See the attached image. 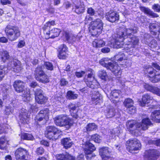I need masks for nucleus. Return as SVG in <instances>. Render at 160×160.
Returning <instances> with one entry per match:
<instances>
[{"instance_id":"nucleus-1","label":"nucleus","mask_w":160,"mask_h":160,"mask_svg":"<svg viewBox=\"0 0 160 160\" xmlns=\"http://www.w3.org/2000/svg\"><path fill=\"white\" fill-rule=\"evenodd\" d=\"M138 30L136 27L128 29L120 28L117 34L112 36L114 41L112 43H113V47L119 48L122 47L123 46L124 43H125V45L128 46V47H126V48L130 47L134 48L138 44L139 39L136 36H133L132 34L136 33Z\"/></svg>"},{"instance_id":"nucleus-2","label":"nucleus","mask_w":160,"mask_h":160,"mask_svg":"<svg viewBox=\"0 0 160 160\" xmlns=\"http://www.w3.org/2000/svg\"><path fill=\"white\" fill-rule=\"evenodd\" d=\"M151 124L150 120L146 118L142 119V123H138L136 120L128 121L126 125L128 130L132 134L137 136L138 131L145 130L148 128V126Z\"/></svg>"},{"instance_id":"nucleus-3","label":"nucleus","mask_w":160,"mask_h":160,"mask_svg":"<svg viewBox=\"0 0 160 160\" xmlns=\"http://www.w3.org/2000/svg\"><path fill=\"white\" fill-rule=\"evenodd\" d=\"M88 72H90V73H88L87 78L85 80L87 86L92 89L98 88L99 86V83L95 79L94 75L92 70L91 69L86 70L85 72L82 71L81 72H76L75 75L78 78L81 77L86 72L87 73Z\"/></svg>"},{"instance_id":"nucleus-4","label":"nucleus","mask_w":160,"mask_h":160,"mask_svg":"<svg viewBox=\"0 0 160 160\" xmlns=\"http://www.w3.org/2000/svg\"><path fill=\"white\" fill-rule=\"evenodd\" d=\"M13 86L17 92L22 93V99L24 101L28 102L31 100L29 90L25 88V84L23 82L16 80L14 82Z\"/></svg>"},{"instance_id":"nucleus-5","label":"nucleus","mask_w":160,"mask_h":160,"mask_svg":"<svg viewBox=\"0 0 160 160\" xmlns=\"http://www.w3.org/2000/svg\"><path fill=\"white\" fill-rule=\"evenodd\" d=\"M109 60L108 58H103L100 61V64L109 69L117 77L119 78L121 74V69L116 63L109 62Z\"/></svg>"},{"instance_id":"nucleus-6","label":"nucleus","mask_w":160,"mask_h":160,"mask_svg":"<svg viewBox=\"0 0 160 160\" xmlns=\"http://www.w3.org/2000/svg\"><path fill=\"white\" fill-rule=\"evenodd\" d=\"M103 23L100 19L98 18L90 23L89 31L92 36L99 35L102 32L103 28Z\"/></svg>"},{"instance_id":"nucleus-7","label":"nucleus","mask_w":160,"mask_h":160,"mask_svg":"<svg viewBox=\"0 0 160 160\" xmlns=\"http://www.w3.org/2000/svg\"><path fill=\"white\" fill-rule=\"evenodd\" d=\"M54 120L57 125L65 126L67 128H69L73 123V121L68 116L62 114L56 116Z\"/></svg>"},{"instance_id":"nucleus-8","label":"nucleus","mask_w":160,"mask_h":160,"mask_svg":"<svg viewBox=\"0 0 160 160\" xmlns=\"http://www.w3.org/2000/svg\"><path fill=\"white\" fill-rule=\"evenodd\" d=\"M5 32L9 40L13 41L20 36V32L18 28L9 25L5 29Z\"/></svg>"},{"instance_id":"nucleus-9","label":"nucleus","mask_w":160,"mask_h":160,"mask_svg":"<svg viewBox=\"0 0 160 160\" xmlns=\"http://www.w3.org/2000/svg\"><path fill=\"white\" fill-rule=\"evenodd\" d=\"M28 112H31L32 111L35 112L37 111V108L35 105L31 106V108ZM29 113L28 112L27 110L22 108L20 112L19 118L20 122L22 123H27L29 120Z\"/></svg>"},{"instance_id":"nucleus-10","label":"nucleus","mask_w":160,"mask_h":160,"mask_svg":"<svg viewBox=\"0 0 160 160\" xmlns=\"http://www.w3.org/2000/svg\"><path fill=\"white\" fill-rule=\"evenodd\" d=\"M35 75L36 79L40 82L45 83L49 81L48 77L43 71L41 66H38L36 68L35 72Z\"/></svg>"},{"instance_id":"nucleus-11","label":"nucleus","mask_w":160,"mask_h":160,"mask_svg":"<svg viewBox=\"0 0 160 160\" xmlns=\"http://www.w3.org/2000/svg\"><path fill=\"white\" fill-rule=\"evenodd\" d=\"M127 150L132 153H137L135 151L140 149L141 147V143L137 139H130L127 142Z\"/></svg>"},{"instance_id":"nucleus-12","label":"nucleus","mask_w":160,"mask_h":160,"mask_svg":"<svg viewBox=\"0 0 160 160\" xmlns=\"http://www.w3.org/2000/svg\"><path fill=\"white\" fill-rule=\"evenodd\" d=\"M28 154V151L26 149L21 148L17 149L15 153L17 160H26Z\"/></svg>"},{"instance_id":"nucleus-13","label":"nucleus","mask_w":160,"mask_h":160,"mask_svg":"<svg viewBox=\"0 0 160 160\" xmlns=\"http://www.w3.org/2000/svg\"><path fill=\"white\" fill-rule=\"evenodd\" d=\"M99 152L102 160H113L112 157L109 154L111 152L108 147H103L100 149Z\"/></svg>"},{"instance_id":"nucleus-14","label":"nucleus","mask_w":160,"mask_h":160,"mask_svg":"<svg viewBox=\"0 0 160 160\" xmlns=\"http://www.w3.org/2000/svg\"><path fill=\"white\" fill-rule=\"evenodd\" d=\"M49 113L50 111L48 109L41 110L35 117V121L38 122L44 119L47 120L48 118Z\"/></svg>"},{"instance_id":"nucleus-15","label":"nucleus","mask_w":160,"mask_h":160,"mask_svg":"<svg viewBox=\"0 0 160 160\" xmlns=\"http://www.w3.org/2000/svg\"><path fill=\"white\" fill-rule=\"evenodd\" d=\"M159 153L155 150H149L145 152V160H155L159 155Z\"/></svg>"},{"instance_id":"nucleus-16","label":"nucleus","mask_w":160,"mask_h":160,"mask_svg":"<svg viewBox=\"0 0 160 160\" xmlns=\"http://www.w3.org/2000/svg\"><path fill=\"white\" fill-rule=\"evenodd\" d=\"M147 72L148 73L150 80L153 82H157L160 81V74L156 73V71L152 68L148 69Z\"/></svg>"},{"instance_id":"nucleus-17","label":"nucleus","mask_w":160,"mask_h":160,"mask_svg":"<svg viewBox=\"0 0 160 160\" xmlns=\"http://www.w3.org/2000/svg\"><path fill=\"white\" fill-rule=\"evenodd\" d=\"M86 148L84 149V152L88 156H86L87 159H90L93 157L91 155L92 152L95 150L96 148L94 146L89 142H87L86 144Z\"/></svg>"},{"instance_id":"nucleus-18","label":"nucleus","mask_w":160,"mask_h":160,"mask_svg":"<svg viewBox=\"0 0 160 160\" xmlns=\"http://www.w3.org/2000/svg\"><path fill=\"white\" fill-rule=\"evenodd\" d=\"M105 18L108 21L114 22L118 21L119 19V15L116 12L110 11L107 12L105 15Z\"/></svg>"},{"instance_id":"nucleus-19","label":"nucleus","mask_w":160,"mask_h":160,"mask_svg":"<svg viewBox=\"0 0 160 160\" xmlns=\"http://www.w3.org/2000/svg\"><path fill=\"white\" fill-rule=\"evenodd\" d=\"M63 36L68 42L72 44L78 42L80 39V37H78V35L72 34L69 35V33L67 32H64Z\"/></svg>"},{"instance_id":"nucleus-20","label":"nucleus","mask_w":160,"mask_h":160,"mask_svg":"<svg viewBox=\"0 0 160 160\" xmlns=\"http://www.w3.org/2000/svg\"><path fill=\"white\" fill-rule=\"evenodd\" d=\"M7 68L11 69L12 68L15 72H19L21 70L22 68L21 62L17 59H15L12 62L10 65L8 64Z\"/></svg>"},{"instance_id":"nucleus-21","label":"nucleus","mask_w":160,"mask_h":160,"mask_svg":"<svg viewBox=\"0 0 160 160\" xmlns=\"http://www.w3.org/2000/svg\"><path fill=\"white\" fill-rule=\"evenodd\" d=\"M61 32V30L60 29L54 28L49 32H45V38L46 39L54 38L59 36Z\"/></svg>"},{"instance_id":"nucleus-22","label":"nucleus","mask_w":160,"mask_h":160,"mask_svg":"<svg viewBox=\"0 0 160 160\" xmlns=\"http://www.w3.org/2000/svg\"><path fill=\"white\" fill-rule=\"evenodd\" d=\"M42 92L41 89H38L35 92L36 101L37 103L40 104L44 103L47 100V98L42 94Z\"/></svg>"},{"instance_id":"nucleus-23","label":"nucleus","mask_w":160,"mask_h":160,"mask_svg":"<svg viewBox=\"0 0 160 160\" xmlns=\"http://www.w3.org/2000/svg\"><path fill=\"white\" fill-rule=\"evenodd\" d=\"M149 28L152 34L156 35L158 34V39L160 41V24H152L149 26Z\"/></svg>"},{"instance_id":"nucleus-24","label":"nucleus","mask_w":160,"mask_h":160,"mask_svg":"<svg viewBox=\"0 0 160 160\" xmlns=\"http://www.w3.org/2000/svg\"><path fill=\"white\" fill-rule=\"evenodd\" d=\"M73 3L75 5V11L78 14H80L83 12L85 10V8L83 5H80L78 6L80 0H73Z\"/></svg>"},{"instance_id":"nucleus-25","label":"nucleus","mask_w":160,"mask_h":160,"mask_svg":"<svg viewBox=\"0 0 160 160\" xmlns=\"http://www.w3.org/2000/svg\"><path fill=\"white\" fill-rule=\"evenodd\" d=\"M153 100V97L148 94H145L142 96V101L140 104L142 106H144L146 104H148Z\"/></svg>"},{"instance_id":"nucleus-26","label":"nucleus","mask_w":160,"mask_h":160,"mask_svg":"<svg viewBox=\"0 0 160 160\" xmlns=\"http://www.w3.org/2000/svg\"><path fill=\"white\" fill-rule=\"evenodd\" d=\"M57 160H75V158L70 155L66 153L57 154L56 156Z\"/></svg>"},{"instance_id":"nucleus-27","label":"nucleus","mask_w":160,"mask_h":160,"mask_svg":"<svg viewBox=\"0 0 160 160\" xmlns=\"http://www.w3.org/2000/svg\"><path fill=\"white\" fill-rule=\"evenodd\" d=\"M140 8V10L142 11L146 14L148 15L152 18H157L159 17V15L153 12L148 8H146L144 7H141Z\"/></svg>"},{"instance_id":"nucleus-28","label":"nucleus","mask_w":160,"mask_h":160,"mask_svg":"<svg viewBox=\"0 0 160 160\" xmlns=\"http://www.w3.org/2000/svg\"><path fill=\"white\" fill-rule=\"evenodd\" d=\"M152 120L157 122H160V110H156L151 114Z\"/></svg>"},{"instance_id":"nucleus-29","label":"nucleus","mask_w":160,"mask_h":160,"mask_svg":"<svg viewBox=\"0 0 160 160\" xmlns=\"http://www.w3.org/2000/svg\"><path fill=\"white\" fill-rule=\"evenodd\" d=\"M10 56L7 51L3 49L0 50V58L2 61L5 62L8 60Z\"/></svg>"},{"instance_id":"nucleus-30","label":"nucleus","mask_w":160,"mask_h":160,"mask_svg":"<svg viewBox=\"0 0 160 160\" xmlns=\"http://www.w3.org/2000/svg\"><path fill=\"white\" fill-rule=\"evenodd\" d=\"M105 44V42L103 39H95L92 42V45L95 48H101L103 47Z\"/></svg>"},{"instance_id":"nucleus-31","label":"nucleus","mask_w":160,"mask_h":160,"mask_svg":"<svg viewBox=\"0 0 160 160\" xmlns=\"http://www.w3.org/2000/svg\"><path fill=\"white\" fill-rule=\"evenodd\" d=\"M61 142L66 149L71 147L73 144L72 142L69 138H66L62 139Z\"/></svg>"},{"instance_id":"nucleus-32","label":"nucleus","mask_w":160,"mask_h":160,"mask_svg":"<svg viewBox=\"0 0 160 160\" xmlns=\"http://www.w3.org/2000/svg\"><path fill=\"white\" fill-rule=\"evenodd\" d=\"M50 131H49V132H46V136L47 138L49 139L52 140H55L57 139L60 136V135L58 134V133L56 132H50Z\"/></svg>"},{"instance_id":"nucleus-33","label":"nucleus","mask_w":160,"mask_h":160,"mask_svg":"<svg viewBox=\"0 0 160 160\" xmlns=\"http://www.w3.org/2000/svg\"><path fill=\"white\" fill-rule=\"evenodd\" d=\"M87 132L96 130L98 128L97 126L94 123H89L85 127Z\"/></svg>"},{"instance_id":"nucleus-34","label":"nucleus","mask_w":160,"mask_h":160,"mask_svg":"<svg viewBox=\"0 0 160 160\" xmlns=\"http://www.w3.org/2000/svg\"><path fill=\"white\" fill-rule=\"evenodd\" d=\"M92 100L95 101V102H98L101 98L99 92L97 91H92V94L91 96Z\"/></svg>"},{"instance_id":"nucleus-35","label":"nucleus","mask_w":160,"mask_h":160,"mask_svg":"<svg viewBox=\"0 0 160 160\" xmlns=\"http://www.w3.org/2000/svg\"><path fill=\"white\" fill-rule=\"evenodd\" d=\"M50 131V132H56L58 133V134L60 135L61 132L60 130L58 129L55 127L53 126H49L47 128V130L46 132H49V131Z\"/></svg>"},{"instance_id":"nucleus-36","label":"nucleus","mask_w":160,"mask_h":160,"mask_svg":"<svg viewBox=\"0 0 160 160\" xmlns=\"http://www.w3.org/2000/svg\"><path fill=\"white\" fill-rule=\"evenodd\" d=\"M70 111L71 115L75 118L78 119V118L80 117V116H79L78 112H77L78 113H76V107L75 105H73L71 107Z\"/></svg>"},{"instance_id":"nucleus-37","label":"nucleus","mask_w":160,"mask_h":160,"mask_svg":"<svg viewBox=\"0 0 160 160\" xmlns=\"http://www.w3.org/2000/svg\"><path fill=\"white\" fill-rule=\"evenodd\" d=\"M8 142L6 138L2 137L0 138V149H3L6 147Z\"/></svg>"},{"instance_id":"nucleus-38","label":"nucleus","mask_w":160,"mask_h":160,"mask_svg":"<svg viewBox=\"0 0 160 160\" xmlns=\"http://www.w3.org/2000/svg\"><path fill=\"white\" fill-rule=\"evenodd\" d=\"M8 68L4 65L0 66V81H1L6 73V72L7 71Z\"/></svg>"},{"instance_id":"nucleus-39","label":"nucleus","mask_w":160,"mask_h":160,"mask_svg":"<svg viewBox=\"0 0 160 160\" xmlns=\"http://www.w3.org/2000/svg\"><path fill=\"white\" fill-rule=\"evenodd\" d=\"M78 95L75 93L74 92L69 91L68 92L67 96L68 98L69 99H75L78 97Z\"/></svg>"},{"instance_id":"nucleus-40","label":"nucleus","mask_w":160,"mask_h":160,"mask_svg":"<svg viewBox=\"0 0 160 160\" xmlns=\"http://www.w3.org/2000/svg\"><path fill=\"white\" fill-rule=\"evenodd\" d=\"M98 77L102 79L106 80L108 78V76L105 71L100 70L98 72Z\"/></svg>"},{"instance_id":"nucleus-41","label":"nucleus","mask_w":160,"mask_h":160,"mask_svg":"<svg viewBox=\"0 0 160 160\" xmlns=\"http://www.w3.org/2000/svg\"><path fill=\"white\" fill-rule=\"evenodd\" d=\"M33 137L32 135L28 133H23L21 136V139L25 140H33Z\"/></svg>"},{"instance_id":"nucleus-42","label":"nucleus","mask_w":160,"mask_h":160,"mask_svg":"<svg viewBox=\"0 0 160 160\" xmlns=\"http://www.w3.org/2000/svg\"><path fill=\"white\" fill-rule=\"evenodd\" d=\"M13 111V108L11 105H9L5 106L4 113L5 115H8L12 113Z\"/></svg>"},{"instance_id":"nucleus-43","label":"nucleus","mask_w":160,"mask_h":160,"mask_svg":"<svg viewBox=\"0 0 160 160\" xmlns=\"http://www.w3.org/2000/svg\"><path fill=\"white\" fill-rule=\"evenodd\" d=\"M123 104L124 106L127 108L130 107L132 106L133 103L132 100V99L130 98H127L125 99Z\"/></svg>"},{"instance_id":"nucleus-44","label":"nucleus","mask_w":160,"mask_h":160,"mask_svg":"<svg viewBox=\"0 0 160 160\" xmlns=\"http://www.w3.org/2000/svg\"><path fill=\"white\" fill-rule=\"evenodd\" d=\"M101 137L98 135L95 134L92 135L91 137V139L95 142L99 143L101 141Z\"/></svg>"},{"instance_id":"nucleus-45","label":"nucleus","mask_w":160,"mask_h":160,"mask_svg":"<svg viewBox=\"0 0 160 160\" xmlns=\"http://www.w3.org/2000/svg\"><path fill=\"white\" fill-rule=\"evenodd\" d=\"M121 91L119 90H114L111 92V98L113 99L114 98H117L119 95Z\"/></svg>"},{"instance_id":"nucleus-46","label":"nucleus","mask_w":160,"mask_h":160,"mask_svg":"<svg viewBox=\"0 0 160 160\" xmlns=\"http://www.w3.org/2000/svg\"><path fill=\"white\" fill-rule=\"evenodd\" d=\"M107 118H111L114 115V110L111 108L105 112Z\"/></svg>"},{"instance_id":"nucleus-47","label":"nucleus","mask_w":160,"mask_h":160,"mask_svg":"<svg viewBox=\"0 0 160 160\" xmlns=\"http://www.w3.org/2000/svg\"><path fill=\"white\" fill-rule=\"evenodd\" d=\"M8 128L7 125L4 124L0 125V134L3 133H6L7 130Z\"/></svg>"},{"instance_id":"nucleus-48","label":"nucleus","mask_w":160,"mask_h":160,"mask_svg":"<svg viewBox=\"0 0 160 160\" xmlns=\"http://www.w3.org/2000/svg\"><path fill=\"white\" fill-rule=\"evenodd\" d=\"M68 48L64 44H62L60 45L58 48V53L67 52Z\"/></svg>"},{"instance_id":"nucleus-49","label":"nucleus","mask_w":160,"mask_h":160,"mask_svg":"<svg viewBox=\"0 0 160 160\" xmlns=\"http://www.w3.org/2000/svg\"><path fill=\"white\" fill-rule=\"evenodd\" d=\"M151 92L160 97V89L158 87L153 86Z\"/></svg>"},{"instance_id":"nucleus-50","label":"nucleus","mask_w":160,"mask_h":160,"mask_svg":"<svg viewBox=\"0 0 160 160\" xmlns=\"http://www.w3.org/2000/svg\"><path fill=\"white\" fill-rule=\"evenodd\" d=\"M152 9L154 12H160V5L158 4H154L152 6Z\"/></svg>"},{"instance_id":"nucleus-51","label":"nucleus","mask_w":160,"mask_h":160,"mask_svg":"<svg viewBox=\"0 0 160 160\" xmlns=\"http://www.w3.org/2000/svg\"><path fill=\"white\" fill-rule=\"evenodd\" d=\"M67 52H62L58 53V57L60 59H65L67 57L68 54L67 53Z\"/></svg>"},{"instance_id":"nucleus-52","label":"nucleus","mask_w":160,"mask_h":160,"mask_svg":"<svg viewBox=\"0 0 160 160\" xmlns=\"http://www.w3.org/2000/svg\"><path fill=\"white\" fill-rule=\"evenodd\" d=\"M119 132L117 128H115L112 130V131H111L110 133L112 135V138L111 139L114 138L116 136L118 135Z\"/></svg>"},{"instance_id":"nucleus-53","label":"nucleus","mask_w":160,"mask_h":160,"mask_svg":"<svg viewBox=\"0 0 160 160\" xmlns=\"http://www.w3.org/2000/svg\"><path fill=\"white\" fill-rule=\"evenodd\" d=\"M126 110L128 113L130 114H132L135 112L136 108L133 105H132V106L127 108Z\"/></svg>"},{"instance_id":"nucleus-54","label":"nucleus","mask_w":160,"mask_h":160,"mask_svg":"<svg viewBox=\"0 0 160 160\" xmlns=\"http://www.w3.org/2000/svg\"><path fill=\"white\" fill-rule=\"evenodd\" d=\"M148 45L151 48H155L157 47L158 44L155 40H153L151 41Z\"/></svg>"},{"instance_id":"nucleus-55","label":"nucleus","mask_w":160,"mask_h":160,"mask_svg":"<svg viewBox=\"0 0 160 160\" xmlns=\"http://www.w3.org/2000/svg\"><path fill=\"white\" fill-rule=\"evenodd\" d=\"M44 66L48 70H52L53 69V66L50 62H46L44 63Z\"/></svg>"},{"instance_id":"nucleus-56","label":"nucleus","mask_w":160,"mask_h":160,"mask_svg":"<svg viewBox=\"0 0 160 160\" xmlns=\"http://www.w3.org/2000/svg\"><path fill=\"white\" fill-rule=\"evenodd\" d=\"M50 26L49 25L48 23L47 22L46 23L43 27V32L45 37V32H49V30H48L50 28Z\"/></svg>"},{"instance_id":"nucleus-57","label":"nucleus","mask_w":160,"mask_h":160,"mask_svg":"<svg viewBox=\"0 0 160 160\" xmlns=\"http://www.w3.org/2000/svg\"><path fill=\"white\" fill-rule=\"evenodd\" d=\"M143 87L145 89H146L147 90L150 91L151 92V91H152V88L153 86H151L148 84L145 83Z\"/></svg>"},{"instance_id":"nucleus-58","label":"nucleus","mask_w":160,"mask_h":160,"mask_svg":"<svg viewBox=\"0 0 160 160\" xmlns=\"http://www.w3.org/2000/svg\"><path fill=\"white\" fill-rule=\"evenodd\" d=\"M125 57L124 54L122 53L120 55H118L115 56V58L117 59L118 58V60L119 61H122Z\"/></svg>"},{"instance_id":"nucleus-59","label":"nucleus","mask_w":160,"mask_h":160,"mask_svg":"<svg viewBox=\"0 0 160 160\" xmlns=\"http://www.w3.org/2000/svg\"><path fill=\"white\" fill-rule=\"evenodd\" d=\"M87 12L88 14L91 16L94 15L95 13L94 10L91 8H88Z\"/></svg>"},{"instance_id":"nucleus-60","label":"nucleus","mask_w":160,"mask_h":160,"mask_svg":"<svg viewBox=\"0 0 160 160\" xmlns=\"http://www.w3.org/2000/svg\"><path fill=\"white\" fill-rule=\"evenodd\" d=\"M25 44V42L24 40H21L18 42L17 45L18 47L19 48H21L24 47Z\"/></svg>"},{"instance_id":"nucleus-61","label":"nucleus","mask_w":160,"mask_h":160,"mask_svg":"<svg viewBox=\"0 0 160 160\" xmlns=\"http://www.w3.org/2000/svg\"><path fill=\"white\" fill-rule=\"evenodd\" d=\"M44 152L43 148L41 147L38 148L37 149L36 152L38 155H41Z\"/></svg>"},{"instance_id":"nucleus-62","label":"nucleus","mask_w":160,"mask_h":160,"mask_svg":"<svg viewBox=\"0 0 160 160\" xmlns=\"http://www.w3.org/2000/svg\"><path fill=\"white\" fill-rule=\"evenodd\" d=\"M92 20V18L89 15H87L86 16L85 19V23L86 24H87L89 21Z\"/></svg>"},{"instance_id":"nucleus-63","label":"nucleus","mask_w":160,"mask_h":160,"mask_svg":"<svg viewBox=\"0 0 160 160\" xmlns=\"http://www.w3.org/2000/svg\"><path fill=\"white\" fill-rule=\"evenodd\" d=\"M68 83V82L65 79H62L60 80V85L62 86H64L67 85Z\"/></svg>"},{"instance_id":"nucleus-64","label":"nucleus","mask_w":160,"mask_h":160,"mask_svg":"<svg viewBox=\"0 0 160 160\" xmlns=\"http://www.w3.org/2000/svg\"><path fill=\"white\" fill-rule=\"evenodd\" d=\"M101 51L103 53H107L110 51V49L109 48L105 47L102 48Z\"/></svg>"}]
</instances>
